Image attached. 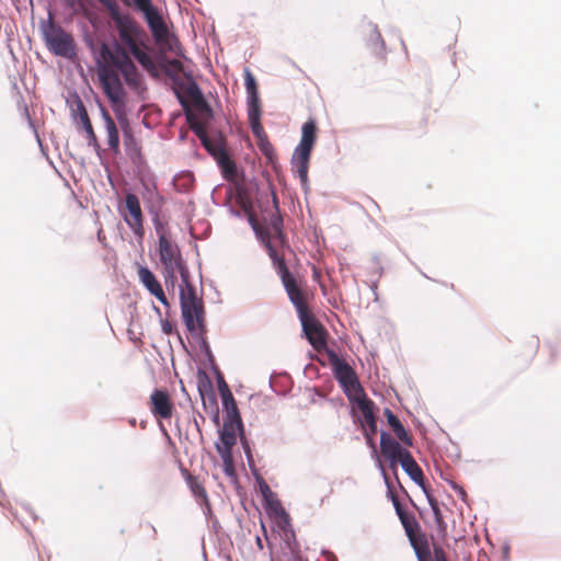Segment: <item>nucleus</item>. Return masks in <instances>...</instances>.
Segmentation results:
<instances>
[{
    "label": "nucleus",
    "instance_id": "nucleus-1",
    "mask_svg": "<svg viewBox=\"0 0 561 561\" xmlns=\"http://www.w3.org/2000/svg\"><path fill=\"white\" fill-rule=\"evenodd\" d=\"M279 272L282 284L297 311L309 343L316 351L321 352L327 347V331L308 307L310 295L305 288L304 282L296 278L282 261L279 262Z\"/></svg>",
    "mask_w": 561,
    "mask_h": 561
},
{
    "label": "nucleus",
    "instance_id": "nucleus-2",
    "mask_svg": "<svg viewBox=\"0 0 561 561\" xmlns=\"http://www.w3.org/2000/svg\"><path fill=\"white\" fill-rule=\"evenodd\" d=\"M385 481L397 515L404 528L405 535L414 550L417 561H449L446 551L440 545L433 543V547L431 548L427 535L422 530L415 516L403 510L398 496L392 491L391 483L386 473Z\"/></svg>",
    "mask_w": 561,
    "mask_h": 561
},
{
    "label": "nucleus",
    "instance_id": "nucleus-3",
    "mask_svg": "<svg viewBox=\"0 0 561 561\" xmlns=\"http://www.w3.org/2000/svg\"><path fill=\"white\" fill-rule=\"evenodd\" d=\"M275 213L271 215L268 222L264 226L253 224V229L262 240L268 256L271 257L277 275L280 277L279 262L282 261L286 266L283 253H279L277 245L284 248L286 245V238L283 232V218L278 214V205L276 196H273Z\"/></svg>",
    "mask_w": 561,
    "mask_h": 561
},
{
    "label": "nucleus",
    "instance_id": "nucleus-4",
    "mask_svg": "<svg viewBox=\"0 0 561 561\" xmlns=\"http://www.w3.org/2000/svg\"><path fill=\"white\" fill-rule=\"evenodd\" d=\"M180 306L183 322L192 334L203 335L206 331L204 301L187 279L180 290Z\"/></svg>",
    "mask_w": 561,
    "mask_h": 561
},
{
    "label": "nucleus",
    "instance_id": "nucleus-5",
    "mask_svg": "<svg viewBox=\"0 0 561 561\" xmlns=\"http://www.w3.org/2000/svg\"><path fill=\"white\" fill-rule=\"evenodd\" d=\"M98 78L117 119L122 125L127 124L126 91L121 81L119 73L110 65H100Z\"/></svg>",
    "mask_w": 561,
    "mask_h": 561
},
{
    "label": "nucleus",
    "instance_id": "nucleus-6",
    "mask_svg": "<svg viewBox=\"0 0 561 561\" xmlns=\"http://www.w3.org/2000/svg\"><path fill=\"white\" fill-rule=\"evenodd\" d=\"M187 121L195 131V134L201 139L205 149L215 158L218 165L220 167L224 178L227 180H232L237 174V167L233 160L228 154L224 144L220 140L210 139L203 126L193 121V114H186Z\"/></svg>",
    "mask_w": 561,
    "mask_h": 561
},
{
    "label": "nucleus",
    "instance_id": "nucleus-7",
    "mask_svg": "<svg viewBox=\"0 0 561 561\" xmlns=\"http://www.w3.org/2000/svg\"><path fill=\"white\" fill-rule=\"evenodd\" d=\"M317 139V126L313 121H308L302 125L301 139L295 149L291 165L298 174L300 181L306 184L308 181L309 161L312 148Z\"/></svg>",
    "mask_w": 561,
    "mask_h": 561
},
{
    "label": "nucleus",
    "instance_id": "nucleus-8",
    "mask_svg": "<svg viewBox=\"0 0 561 561\" xmlns=\"http://www.w3.org/2000/svg\"><path fill=\"white\" fill-rule=\"evenodd\" d=\"M159 254L160 261L165 270V283L170 280L174 284L175 273L179 272L182 282L188 279V271L181 256L180 249L165 234L159 237Z\"/></svg>",
    "mask_w": 561,
    "mask_h": 561
},
{
    "label": "nucleus",
    "instance_id": "nucleus-9",
    "mask_svg": "<svg viewBox=\"0 0 561 561\" xmlns=\"http://www.w3.org/2000/svg\"><path fill=\"white\" fill-rule=\"evenodd\" d=\"M327 355L332 365L334 377L343 388L346 397L350 399L356 394H363L364 389L351 365L341 359L332 350H328Z\"/></svg>",
    "mask_w": 561,
    "mask_h": 561
},
{
    "label": "nucleus",
    "instance_id": "nucleus-10",
    "mask_svg": "<svg viewBox=\"0 0 561 561\" xmlns=\"http://www.w3.org/2000/svg\"><path fill=\"white\" fill-rule=\"evenodd\" d=\"M244 84L248 94V117L251 130L255 137L262 139L265 137V133L261 124L259 89L256 80L249 68L244 69Z\"/></svg>",
    "mask_w": 561,
    "mask_h": 561
},
{
    "label": "nucleus",
    "instance_id": "nucleus-11",
    "mask_svg": "<svg viewBox=\"0 0 561 561\" xmlns=\"http://www.w3.org/2000/svg\"><path fill=\"white\" fill-rule=\"evenodd\" d=\"M44 38L48 49L57 56L70 58L75 55L73 38L59 25L50 22L45 26Z\"/></svg>",
    "mask_w": 561,
    "mask_h": 561
},
{
    "label": "nucleus",
    "instance_id": "nucleus-12",
    "mask_svg": "<svg viewBox=\"0 0 561 561\" xmlns=\"http://www.w3.org/2000/svg\"><path fill=\"white\" fill-rule=\"evenodd\" d=\"M119 214L137 239L141 241L145 237L144 215L137 195L134 193L125 195V204L119 208Z\"/></svg>",
    "mask_w": 561,
    "mask_h": 561
},
{
    "label": "nucleus",
    "instance_id": "nucleus-13",
    "mask_svg": "<svg viewBox=\"0 0 561 561\" xmlns=\"http://www.w3.org/2000/svg\"><path fill=\"white\" fill-rule=\"evenodd\" d=\"M110 16L115 24L121 42L127 47H131L138 43L141 30L136 21L129 15L122 14L118 5L108 9Z\"/></svg>",
    "mask_w": 561,
    "mask_h": 561
},
{
    "label": "nucleus",
    "instance_id": "nucleus-14",
    "mask_svg": "<svg viewBox=\"0 0 561 561\" xmlns=\"http://www.w3.org/2000/svg\"><path fill=\"white\" fill-rule=\"evenodd\" d=\"M126 5H135L139 9L146 18V21L152 32L153 37L157 41L163 39L168 35V27L158 12V10L151 3V0H122Z\"/></svg>",
    "mask_w": 561,
    "mask_h": 561
},
{
    "label": "nucleus",
    "instance_id": "nucleus-15",
    "mask_svg": "<svg viewBox=\"0 0 561 561\" xmlns=\"http://www.w3.org/2000/svg\"><path fill=\"white\" fill-rule=\"evenodd\" d=\"M149 409L157 419H171L174 411V404L168 390L156 389L149 398Z\"/></svg>",
    "mask_w": 561,
    "mask_h": 561
},
{
    "label": "nucleus",
    "instance_id": "nucleus-16",
    "mask_svg": "<svg viewBox=\"0 0 561 561\" xmlns=\"http://www.w3.org/2000/svg\"><path fill=\"white\" fill-rule=\"evenodd\" d=\"M137 275L148 293L156 297L163 306L169 307L168 298L156 275L147 266L140 264H137Z\"/></svg>",
    "mask_w": 561,
    "mask_h": 561
},
{
    "label": "nucleus",
    "instance_id": "nucleus-17",
    "mask_svg": "<svg viewBox=\"0 0 561 561\" xmlns=\"http://www.w3.org/2000/svg\"><path fill=\"white\" fill-rule=\"evenodd\" d=\"M380 453L382 457L389 461L390 468L396 472L397 465L401 458H403V454L409 453V450L402 448L388 433L382 432L380 435Z\"/></svg>",
    "mask_w": 561,
    "mask_h": 561
},
{
    "label": "nucleus",
    "instance_id": "nucleus-18",
    "mask_svg": "<svg viewBox=\"0 0 561 561\" xmlns=\"http://www.w3.org/2000/svg\"><path fill=\"white\" fill-rule=\"evenodd\" d=\"M71 114L73 119L79 121L82 128L85 130L88 144L93 147H99V140L88 115V111L79 96L76 98L71 105Z\"/></svg>",
    "mask_w": 561,
    "mask_h": 561
},
{
    "label": "nucleus",
    "instance_id": "nucleus-19",
    "mask_svg": "<svg viewBox=\"0 0 561 561\" xmlns=\"http://www.w3.org/2000/svg\"><path fill=\"white\" fill-rule=\"evenodd\" d=\"M243 432L242 421H225L220 431V442L216 444V450H230L237 444V434Z\"/></svg>",
    "mask_w": 561,
    "mask_h": 561
},
{
    "label": "nucleus",
    "instance_id": "nucleus-20",
    "mask_svg": "<svg viewBox=\"0 0 561 561\" xmlns=\"http://www.w3.org/2000/svg\"><path fill=\"white\" fill-rule=\"evenodd\" d=\"M101 115L104 122L108 148L114 152H117L119 148V134L117 126L107 110L104 107L101 108Z\"/></svg>",
    "mask_w": 561,
    "mask_h": 561
},
{
    "label": "nucleus",
    "instance_id": "nucleus-21",
    "mask_svg": "<svg viewBox=\"0 0 561 561\" xmlns=\"http://www.w3.org/2000/svg\"><path fill=\"white\" fill-rule=\"evenodd\" d=\"M180 471L182 473V477L188 484V488L191 492L201 500L203 504L206 506H209V500L206 492V489L204 488L203 483L199 481V479L195 476H193L186 468L183 466L180 467Z\"/></svg>",
    "mask_w": 561,
    "mask_h": 561
},
{
    "label": "nucleus",
    "instance_id": "nucleus-22",
    "mask_svg": "<svg viewBox=\"0 0 561 561\" xmlns=\"http://www.w3.org/2000/svg\"><path fill=\"white\" fill-rule=\"evenodd\" d=\"M383 415L386 416L388 425L391 427L398 439L407 446H412V436L407 432L401 421L393 414V412L390 409H385Z\"/></svg>",
    "mask_w": 561,
    "mask_h": 561
},
{
    "label": "nucleus",
    "instance_id": "nucleus-23",
    "mask_svg": "<svg viewBox=\"0 0 561 561\" xmlns=\"http://www.w3.org/2000/svg\"><path fill=\"white\" fill-rule=\"evenodd\" d=\"M408 476L420 486L424 488V474L421 467L414 460L411 453H404L403 458L399 461Z\"/></svg>",
    "mask_w": 561,
    "mask_h": 561
},
{
    "label": "nucleus",
    "instance_id": "nucleus-24",
    "mask_svg": "<svg viewBox=\"0 0 561 561\" xmlns=\"http://www.w3.org/2000/svg\"><path fill=\"white\" fill-rule=\"evenodd\" d=\"M352 402H355L358 410L363 414V421H371V417L375 416L374 413V402L367 398L365 391H363V394H356L353 398L348 399Z\"/></svg>",
    "mask_w": 561,
    "mask_h": 561
},
{
    "label": "nucleus",
    "instance_id": "nucleus-25",
    "mask_svg": "<svg viewBox=\"0 0 561 561\" xmlns=\"http://www.w3.org/2000/svg\"><path fill=\"white\" fill-rule=\"evenodd\" d=\"M280 516L274 519L275 525L282 533V537L286 541H290L295 538V531L290 523V516L286 511H280Z\"/></svg>",
    "mask_w": 561,
    "mask_h": 561
},
{
    "label": "nucleus",
    "instance_id": "nucleus-26",
    "mask_svg": "<svg viewBox=\"0 0 561 561\" xmlns=\"http://www.w3.org/2000/svg\"><path fill=\"white\" fill-rule=\"evenodd\" d=\"M123 75L125 82L128 87L133 89H138L141 84V77L137 70V67L135 64H128L123 71H121Z\"/></svg>",
    "mask_w": 561,
    "mask_h": 561
},
{
    "label": "nucleus",
    "instance_id": "nucleus-27",
    "mask_svg": "<svg viewBox=\"0 0 561 561\" xmlns=\"http://www.w3.org/2000/svg\"><path fill=\"white\" fill-rule=\"evenodd\" d=\"M128 49L147 71L152 72L156 69L151 57L139 47L138 43Z\"/></svg>",
    "mask_w": 561,
    "mask_h": 561
},
{
    "label": "nucleus",
    "instance_id": "nucleus-28",
    "mask_svg": "<svg viewBox=\"0 0 561 561\" xmlns=\"http://www.w3.org/2000/svg\"><path fill=\"white\" fill-rule=\"evenodd\" d=\"M128 49L147 71L152 72L156 69L151 57L139 47L138 43Z\"/></svg>",
    "mask_w": 561,
    "mask_h": 561
},
{
    "label": "nucleus",
    "instance_id": "nucleus-29",
    "mask_svg": "<svg viewBox=\"0 0 561 561\" xmlns=\"http://www.w3.org/2000/svg\"><path fill=\"white\" fill-rule=\"evenodd\" d=\"M128 49L147 71L152 72L156 69L151 57L139 47L138 43Z\"/></svg>",
    "mask_w": 561,
    "mask_h": 561
},
{
    "label": "nucleus",
    "instance_id": "nucleus-30",
    "mask_svg": "<svg viewBox=\"0 0 561 561\" xmlns=\"http://www.w3.org/2000/svg\"><path fill=\"white\" fill-rule=\"evenodd\" d=\"M227 415L225 421H242L233 396L221 399Z\"/></svg>",
    "mask_w": 561,
    "mask_h": 561
},
{
    "label": "nucleus",
    "instance_id": "nucleus-31",
    "mask_svg": "<svg viewBox=\"0 0 561 561\" xmlns=\"http://www.w3.org/2000/svg\"><path fill=\"white\" fill-rule=\"evenodd\" d=\"M217 453L219 454V456L222 460L224 472L226 473V476L233 477L234 476V463H233L232 451L217 450Z\"/></svg>",
    "mask_w": 561,
    "mask_h": 561
},
{
    "label": "nucleus",
    "instance_id": "nucleus-32",
    "mask_svg": "<svg viewBox=\"0 0 561 561\" xmlns=\"http://www.w3.org/2000/svg\"><path fill=\"white\" fill-rule=\"evenodd\" d=\"M114 69L118 72L123 71L128 64H133V60L125 50L116 56H111Z\"/></svg>",
    "mask_w": 561,
    "mask_h": 561
},
{
    "label": "nucleus",
    "instance_id": "nucleus-33",
    "mask_svg": "<svg viewBox=\"0 0 561 561\" xmlns=\"http://www.w3.org/2000/svg\"><path fill=\"white\" fill-rule=\"evenodd\" d=\"M268 515L275 519L280 516V511H286L279 501H272L268 503Z\"/></svg>",
    "mask_w": 561,
    "mask_h": 561
},
{
    "label": "nucleus",
    "instance_id": "nucleus-34",
    "mask_svg": "<svg viewBox=\"0 0 561 561\" xmlns=\"http://www.w3.org/2000/svg\"><path fill=\"white\" fill-rule=\"evenodd\" d=\"M362 427L365 431H368L369 433L371 434H376L377 433V421H376V416L371 417V421H363L362 422Z\"/></svg>",
    "mask_w": 561,
    "mask_h": 561
},
{
    "label": "nucleus",
    "instance_id": "nucleus-35",
    "mask_svg": "<svg viewBox=\"0 0 561 561\" xmlns=\"http://www.w3.org/2000/svg\"><path fill=\"white\" fill-rule=\"evenodd\" d=\"M191 94L194 96V100L195 102L202 106V108L206 110V111H210L208 105L206 104V102L203 100L197 87H195L192 91H191Z\"/></svg>",
    "mask_w": 561,
    "mask_h": 561
},
{
    "label": "nucleus",
    "instance_id": "nucleus-36",
    "mask_svg": "<svg viewBox=\"0 0 561 561\" xmlns=\"http://www.w3.org/2000/svg\"><path fill=\"white\" fill-rule=\"evenodd\" d=\"M204 388H208L210 390L211 397L214 398L211 383H210V381H209V379H208V377L206 375H204V379L201 380L199 385H198V390H199V393H201L203 399H204Z\"/></svg>",
    "mask_w": 561,
    "mask_h": 561
},
{
    "label": "nucleus",
    "instance_id": "nucleus-37",
    "mask_svg": "<svg viewBox=\"0 0 561 561\" xmlns=\"http://www.w3.org/2000/svg\"><path fill=\"white\" fill-rule=\"evenodd\" d=\"M435 524H436L438 536L444 541L447 537V524L445 523V520L437 522Z\"/></svg>",
    "mask_w": 561,
    "mask_h": 561
},
{
    "label": "nucleus",
    "instance_id": "nucleus-38",
    "mask_svg": "<svg viewBox=\"0 0 561 561\" xmlns=\"http://www.w3.org/2000/svg\"><path fill=\"white\" fill-rule=\"evenodd\" d=\"M168 66L175 73H180L183 71V64L179 59L168 60Z\"/></svg>",
    "mask_w": 561,
    "mask_h": 561
},
{
    "label": "nucleus",
    "instance_id": "nucleus-39",
    "mask_svg": "<svg viewBox=\"0 0 561 561\" xmlns=\"http://www.w3.org/2000/svg\"><path fill=\"white\" fill-rule=\"evenodd\" d=\"M219 392L221 396V399L227 398L228 396H232V392L230 391L228 385L224 379L219 380Z\"/></svg>",
    "mask_w": 561,
    "mask_h": 561
},
{
    "label": "nucleus",
    "instance_id": "nucleus-40",
    "mask_svg": "<svg viewBox=\"0 0 561 561\" xmlns=\"http://www.w3.org/2000/svg\"><path fill=\"white\" fill-rule=\"evenodd\" d=\"M431 506L434 513L435 523L444 520L438 504L436 502L431 501Z\"/></svg>",
    "mask_w": 561,
    "mask_h": 561
},
{
    "label": "nucleus",
    "instance_id": "nucleus-41",
    "mask_svg": "<svg viewBox=\"0 0 561 561\" xmlns=\"http://www.w3.org/2000/svg\"><path fill=\"white\" fill-rule=\"evenodd\" d=\"M375 435H376V434H371V433H369L368 431H365V433H364V436H365V438H366L367 444H368L369 446H371V447H374V436H375Z\"/></svg>",
    "mask_w": 561,
    "mask_h": 561
},
{
    "label": "nucleus",
    "instance_id": "nucleus-42",
    "mask_svg": "<svg viewBox=\"0 0 561 561\" xmlns=\"http://www.w3.org/2000/svg\"><path fill=\"white\" fill-rule=\"evenodd\" d=\"M106 9L115 7L117 3L115 0H99Z\"/></svg>",
    "mask_w": 561,
    "mask_h": 561
},
{
    "label": "nucleus",
    "instance_id": "nucleus-43",
    "mask_svg": "<svg viewBox=\"0 0 561 561\" xmlns=\"http://www.w3.org/2000/svg\"><path fill=\"white\" fill-rule=\"evenodd\" d=\"M162 330L164 333L170 334L172 332V325L169 322H164L162 324Z\"/></svg>",
    "mask_w": 561,
    "mask_h": 561
},
{
    "label": "nucleus",
    "instance_id": "nucleus-44",
    "mask_svg": "<svg viewBox=\"0 0 561 561\" xmlns=\"http://www.w3.org/2000/svg\"><path fill=\"white\" fill-rule=\"evenodd\" d=\"M323 556L327 558V561H337L332 552H323Z\"/></svg>",
    "mask_w": 561,
    "mask_h": 561
},
{
    "label": "nucleus",
    "instance_id": "nucleus-45",
    "mask_svg": "<svg viewBox=\"0 0 561 561\" xmlns=\"http://www.w3.org/2000/svg\"><path fill=\"white\" fill-rule=\"evenodd\" d=\"M456 488L458 489L459 493H460L462 496H465V495H466V492H465L461 488H458V486H456Z\"/></svg>",
    "mask_w": 561,
    "mask_h": 561
},
{
    "label": "nucleus",
    "instance_id": "nucleus-46",
    "mask_svg": "<svg viewBox=\"0 0 561 561\" xmlns=\"http://www.w3.org/2000/svg\"><path fill=\"white\" fill-rule=\"evenodd\" d=\"M257 545H259L260 547H262V545H261V539H260V538H257Z\"/></svg>",
    "mask_w": 561,
    "mask_h": 561
},
{
    "label": "nucleus",
    "instance_id": "nucleus-47",
    "mask_svg": "<svg viewBox=\"0 0 561 561\" xmlns=\"http://www.w3.org/2000/svg\"><path fill=\"white\" fill-rule=\"evenodd\" d=\"M307 561V560H306Z\"/></svg>",
    "mask_w": 561,
    "mask_h": 561
}]
</instances>
